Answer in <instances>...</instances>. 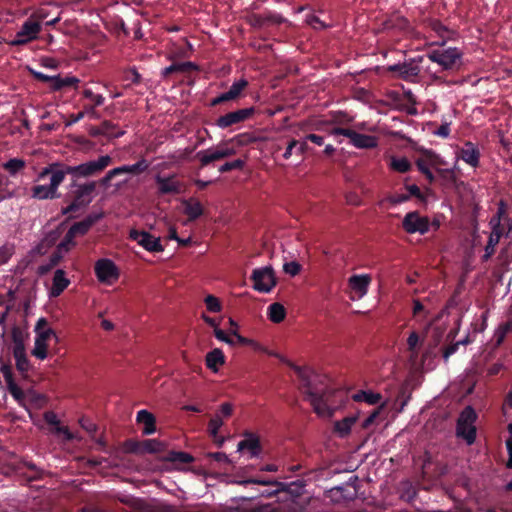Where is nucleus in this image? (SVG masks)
Instances as JSON below:
<instances>
[{"mask_svg":"<svg viewBox=\"0 0 512 512\" xmlns=\"http://www.w3.org/2000/svg\"><path fill=\"white\" fill-rule=\"evenodd\" d=\"M111 163L112 158L109 155L101 156L98 160H90L89 162L82 163L83 177L99 175Z\"/></svg>","mask_w":512,"mask_h":512,"instance_id":"nucleus-22","label":"nucleus"},{"mask_svg":"<svg viewBox=\"0 0 512 512\" xmlns=\"http://www.w3.org/2000/svg\"><path fill=\"white\" fill-rule=\"evenodd\" d=\"M100 125L103 135L108 138H119L124 134V131L118 130L117 125L109 120H104Z\"/></svg>","mask_w":512,"mask_h":512,"instance_id":"nucleus-40","label":"nucleus"},{"mask_svg":"<svg viewBox=\"0 0 512 512\" xmlns=\"http://www.w3.org/2000/svg\"><path fill=\"white\" fill-rule=\"evenodd\" d=\"M51 337H56L55 331L51 328L39 331L36 333V339L43 342H47Z\"/></svg>","mask_w":512,"mask_h":512,"instance_id":"nucleus-61","label":"nucleus"},{"mask_svg":"<svg viewBox=\"0 0 512 512\" xmlns=\"http://www.w3.org/2000/svg\"><path fill=\"white\" fill-rule=\"evenodd\" d=\"M136 421L139 425H142V435H152L156 431V419L155 416L147 409H141L137 412Z\"/></svg>","mask_w":512,"mask_h":512,"instance_id":"nucleus-24","label":"nucleus"},{"mask_svg":"<svg viewBox=\"0 0 512 512\" xmlns=\"http://www.w3.org/2000/svg\"><path fill=\"white\" fill-rule=\"evenodd\" d=\"M150 163L145 159L141 158L139 161L132 165H122L116 167V173L120 175L131 174L134 176L145 173L149 169Z\"/></svg>","mask_w":512,"mask_h":512,"instance_id":"nucleus-29","label":"nucleus"},{"mask_svg":"<svg viewBox=\"0 0 512 512\" xmlns=\"http://www.w3.org/2000/svg\"><path fill=\"white\" fill-rule=\"evenodd\" d=\"M165 461L179 464H189L195 461L192 454L188 452L169 451L163 458Z\"/></svg>","mask_w":512,"mask_h":512,"instance_id":"nucleus-35","label":"nucleus"},{"mask_svg":"<svg viewBox=\"0 0 512 512\" xmlns=\"http://www.w3.org/2000/svg\"><path fill=\"white\" fill-rule=\"evenodd\" d=\"M184 213L188 218V221H196L203 214L202 204L193 198L185 200L183 202Z\"/></svg>","mask_w":512,"mask_h":512,"instance_id":"nucleus-31","label":"nucleus"},{"mask_svg":"<svg viewBox=\"0 0 512 512\" xmlns=\"http://www.w3.org/2000/svg\"><path fill=\"white\" fill-rule=\"evenodd\" d=\"M285 306L280 303H273L267 307L268 319L273 323H281L285 320Z\"/></svg>","mask_w":512,"mask_h":512,"instance_id":"nucleus-34","label":"nucleus"},{"mask_svg":"<svg viewBox=\"0 0 512 512\" xmlns=\"http://www.w3.org/2000/svg\"><path fill=\"white\" fill-rule=\"evenodd\" d=\"M250 279L254 282L252 288L259 293L271 292L277 283L272 266L254 269Z\"/></svg>","mask_w":512,"mask_h":512,"instance_id":"nucleus-8","label":"nucleus"},{"mask_svg":"<svg viewBox=\"0 0 512 512\" xmlns=\"http://www.w3.org/2000/svg\"><path fill=\"white\" fill-rule=\"evenodd\" d=\"M11 337L13 342L12 351H20L25 349V335L21 328L14 326L11 330Z\"/></svg>","mask_w":512,"mask_h":512,"instance_id":"nucleus-39","label":"nucleus"},{"mask_svg":"<svg viewBox=\"0 0 512 512\" xmlns=\"http://www.w3.org/2000/svg\"><path fill=\"white\" fill-rule=\"evenodd\" d=\"M157 192L162 195L180 194L184 190L183 183L177 179V176H155Z\"/></svg>","mask_w":512,"mask_h":512,"instance_id":"nucleus-15","label":"nucleus"},{"mask_svg":"<svg viewBox=\"0 0 512 512\" xmlns=\"http://www.w3.org/2000/svg\"><path fill=\"white\" fill-rule=\"evenodd\" d=\"M419 339L420 337L416 331H412V333H410L409 337L407 338V345L410 351H416L417 345L419 344Z\"/></svg>","mask_w":512,"mask_h":512,"instance_id":"nucleus-62","label":"nucleus"},{"mask_svg":"<svg viewBox=\"0 0 512 512\" xmlns=\"http://www.w3.org/2000/svg\"><path fill=\"white\" fill-rule=\"evenodd\" d=\"M230 335L235 337V344H239L242 346L252 345L253 341L245 336H241L236 329L230 330Z\"/></svg>","mask_w":512,"mask_h":512,"instance_id":"nucleus-57","label":"nucleus"},{"mask_svg":"<svg viewBox=\"0 0 512 512\" xmlns=\"http://www.w3.org/2000/svg\"><path fill=\"white\" fill-rule=\"evenodd\" d=\"M239 484H241V485L258 484V485H263V486L273 488V489H266V490L262 491L261 493H256L254 495L249 496L248 498L273 497L277 494V492L285 490V483L278 482L275 480H266L263 478H249V479L240 481Z\"/></svg>","mask_w":512,"mask_h":512,"instance_id":"nucleus-16","label":"nucleus"},{"mask_svg":"<svg viewBox=\"0 0 512 512\" xmlns=\"http://www.w3.org/2000/svg\"><path fill=\"white\" fill-rule=\"evenodd\" d=\"M238 450L239 451L247 450V451H249L251 457H256L262 451L260 439L255 435L247 434L246 438L239 442Z\"/></svg>","mask_w":512,"mask_h":512,"instance_id":"nucleus-28","label":"nucleus"},{"mask_svg":"<svg viewBox=\"0 0 512 512\" xmlns=\"http://www.w3.org/2000/svg\"><path fill=\"white\" fill-rule=\"evenodd\" d=\"M78 83L79 79L75 76L61 77L59 74L53 75L48 82L49 89L53 91H60L66 88L76 87Z\"/></svg>","mask_w":512,"mask_h":512,"instance_id":"nucleus-26","label":"nucleus"},{"mask_svg":"<svg viewBox=\"0 0 512 512\" xmlns=\"http://www.w3.org/2000/svg\"><path fill=\"white\" fill-rule=\"evenodd\" d=\"M508 431H509L511 437L509 439H506V447H507V452L509 454V459L507 461V467L512 468V424L508 425Z\"/></svg>","mask_w":512,"mask_h":512,"instance_id":"nucleus-64","label":"nucleus"},{"mask_svg":"<svg viewBox=\"0 0 512 512\" xmlns=\"http://www.w3.org/2000/svg\"><path fill=\"white\" fill-rule=\"evenodd\" d=\"M43 418L47 425H53L56 428L60 426L57 414L54 411L44 412Z\"/></svg>","mask_w":512,"mask_h":512,"instance_id":"nucleus-59","label":"nucleus"},{"mask_svg":"<svg viewBox=\"0 0 512 512\" xmlns=\"http://www.w3.org/2000/svg\"><path fill=\"white\" fill-rule=\"evenodd\" d=\"M247 87L248 81L245 78H241L233 82L226 92L213 98L210 102V105L214 107L221 105L222 103L238 100L243 96V92L247 89Z\"/></svg>","mask_w":512,"mask_h":512,"instance_id":"nucleus-13","label":"nucleus"},{"mask_svg":"<svg viewBox=\"0 0 512 512\" xmlns=\"http://www.w3.org/2000/svg\"><path fill=\"white\" fill-rule=\"evenodd\" d=\"M255 113L256 109L254 106L230 111L216 118L214 125L222 130L232 129L233 127L245 122L247 119L254 116Z\"/></svg>","mask_w":512,"mask_h":512,"instance_id":"nucleus-7","label":"nucleus"},{"mask_svg":"<svg viewBox=\"0 0 512 512\" xmlns=\"http://www.w3.org/2000/svg\"><path fill=\"white\" fill-rule=\"evenodd\" d=\"M355 422V417H346L343 420L336 422L335 429L341 436H345L346 434L350 433L351 428Z\"/></svg>","mask_w":512,"mask_h":512,"instance_id":"nucleus-43","label":"nucleus"},{"mask_svg":"<svg viewBox=\"0 0 512 512\" xmlns=\"http://www.w3.org/2000/svg\"><path fill=\"white\" fill-rule=\"evenodd\" d=\"M83 96L91 100L94 106H101L105 100L101 94H94L90 88H85L83 90Z\"/></svg>","mask_w":512,"mask_h":512,"instance_id":"nucleus-53","label":"nucleus"},{"mask_svg":"<svg viewBox=\"0 0 512 512\" xmlns=\"http://www.w3.org/2000/svg\"><path fill=\"white\" fill-rule=\"evenodd\" d=\"M31 354L40 360H44L47 357V342L34 340V347L31 350Z\"/></svg>","mask_w":512,"mask_h":512,"instance_id":"nucleus-48","label":"nucleus"},{"mask_svg":"<svg viewBox=\"0 0 512 512\" xmlns=\"http://www.w3.org/2000/svg\"><path fill=\"white\" fill-rule=\"evenodd\" d=\"M420 155L415 160V164L419 170L422 172L424 177L432 184L435 182L436 178L431 171V166H435L437 172L440 175H447V173H451L450 169H440L441 165H444V160L438 153H435L433 150H427V148H419Z\"/></svg>","mask_w":512,"mask_h":512,"instance_id":"nucleus-3","label":"nucleus"},{"mask_svg":"<svg viewBox=\"0 0 512 512\" xmlns=\"http://www.w3.org/2000/svg\"><path fill=\"white\" fill-rule=\"evenodd\" d=\"M460 344H461V342L450 343V345H447V347H445V349H443L442 357L445 360V362H448L451 355H454V353H456Z\"/></svg>","mask_w":512,"mask_h":512,"instance_id":"nucleus-58","label":"nucleus"},{"mask_svg":"<svg viewBox=\"0 0 512 512\" xmlns=\"http://www.w3.org/2000/svg\"><path fill=\"white\" fill-rule=\"evenodd\" d=\"M142 453H163L166 444L158 439H145L141 441Z\"/></svg>","mask_w":512,"mask_h":512,"instance_id":"nucleus-36","label":"nucleus"},{"mask_svg":"<svg viewBox=\"0 0 512 512\" xmlns=\"http://www.w3.org/2000/svg\"><path fill=\"white\" fill-rule=\"evenodd\" d=\"M53 173L62 174V181L64 180V177L66 175H71L74 177H83V170L81 169V164L72 166L62 163H53L50 164L48 167L42 169V171L39 174V178L44 179L49 174Z\"/></svg>","mask_w":512,"mask_h":512,"instance_id":"nucleus-18","label":"nucleus"},{"mask_svg":"<svg viewBox=\"0 0 512 512\" xmlns=\"http://www.w3.org/2000/svg\"><path fill=\"white\" fill-rule=\"evenodd\" d=\"M40 31L41 24L30 16L22 25L21 31L17 32L15 44L22 45L36 39Z\"/></svg>","mask_w":512,"mask_h":512,"instance_id":"nucleus-19","label":"nucleus"},{"mask_svg":"<svg viewBox=\"0 0 512 512\" xmlns=\"http://www.w3.org/2000/svg\"><path fill=\"white\" fill-rule=\"evenodd\" d=\"M481 151L476 144L471 141H466L458 152V157L462 158L466 163L471 166H478L480 161Z\"/></svg>","mask_w":512,"mask_h":512,"instance_id":"nucleus-23","label":"nucleus"},{"mask_svg":"<svg viewBox=\"0 0 512 512\" xmlns=\"http://www.w3.org/2000/svg\"><path fill=\"white\" fill-rule=\"evenodd\" d=\"M104 217V213L101 212H91L89 215L85 217L84 220L77 221L70 227L69 231L71 234L77 236H85L88 234L89 230L92 226H94L97 222L102 220Z\"/></svg>","mask_w":512,"mask_h":512,"instance_id":"nucleus-20","label":"nucleus"},{"mask_svg":"<svg viewBox=\"0 0 512 512\" xmlns=\"http://www.w3.org/2000/svg\"><path fill=\"white\" fill-rule=\"evenodd\" d=\"M232 142L233 140L230 139L215 147L198 151L195 157L199 160L200 166L206 167L210 163H214V161H222L235 155L236 150L230 145Z\"/></svg>","mask_w":512,"mask_h":512,"instance_id":"nucleus-5","label":"nucleus"},{"mask_svg":"<svg viewBox=\"0 0 512 512\" xmlns=\"http://www.w3.org/2000/svg\"><path fill=\"white\" fill-rule=\"evenodd\" d=\"M284 272L291 276H296L301 272V264L298 262H286L284 264Z\"/></svg>","mask_w":512,"mask_h":512,"instance_id":"nucleus-56","label":"nucleus"},{"mask_svg":"<svg viewBox=\"0 0 512 512\" xmlns=\"http://www.w3.org/2000/svg\"><path fill=\"white\" fill-rule=\"evenodd\" d=\"M490 225H491V229L493 232V237L494 238H495V236L497 237V245H498L503 234H505V236H506L507 230L505 229V226L502 225L500 219L497 218L496 214L493 216L492 219H490Z\"/></svg>","mask_w":512,"mask_h":512,"instance_id":"nucleus-45","label":"nucleus"},{"mask_svg":"<svg viewBox=\"0 0 512 512\" xmlns=\"http://www.w3.org/2000/svg\"><path fill=\"white\" fill-rule=\"evenodd\" d=\"M386 72L402 77L406 81H412L420 73V68L415 62H396V64H388Z\"/></svg>","mask_w":512,"mask_h":512,"instance_id":"nucleus-17","label":"nucleus"},{"mask_svg":"<svg viewBox=\"0 0 512 512\" xmlns=\"http://www.w3.org/2000/svg\"><path fill=\"white\" fill-rule=\"evenodd\" d=\"M246 160L236 159L231 162H225L218 168L219 173H227L232 170H242L245 167Z\"/></svg>","mask_w":512,"mask_h":512,"instance_id":"nucleus-46","label":"nucleus"},{"mask_svg":"<svg viewBox=\"0 0 512 512\" xmlns=\"http://www.w3.org/2000/svg\"><path fill=\"white\" fill-rule=\"evenodd\" d=\"M79 425L82 426L90 435L96 432L97 426L88 418L83 417L79 420Z\"/></svg>","mask_w":512,"mask_h":512,"instance_id":"nucleus-60","label":"nucleus"},{"mask_svg":"<svg viewBox=\"0 0 512 512\" xmlns=\"http://www.w3.org/2000/svg\"><path fill=\"white\" fill-rule=\"evenodd\" d=\"M94 273L96 278L102 283H111L118 280L120 276L117 265L107 258H102L95 262Z\"/></svg>","mask_w":512,"mask_h":512,"instance_id":"nucleus-12","label":"nucleus"},{"mask_svg":"<svg viewBox=\"0 0 512 512\" xmlns=\"http://www.w3.org/2000/svg\"><path fill=\"white\" fill-rule=\"evenodd\" d=\"M406 188L408 193H398V195L392 197L391 200L395 203H402V201H407L411 196H415V198L420 199V201H426L427 197L420 191L417 184H407Z\"/></svg>","mask_w":512,"mask_h":512,"instance_id":"nucleus-33","label":"nucleus"},{"mask_svg":"<svg viewBox=\"0 0 512 512\" xmlns=\"http://www.w3.org/2000/svg\"><path fill=\"white\" fill-rule=\"evenodd\" d=\"M370 278L368 276H352L349 279V286L357 297H362L367 293Z\"/></svg>","mask_w":512,"mask_h":512,"instance_id":"nucleus-30","label":"nucleus"},{"mask_svg":"<svg viewBox=\"0 0 512 512\" xmlns=\"http://www.w3.org/2000/svg\"><path fill=\"white\" fill-rule=\"evenodd\" d=\"M204 304H206V309L210 312L217 313L221 310V304L217 297L209 294L204 298Z\"/></svg>","mask_w":512,"mask_h":512,"instance_id":"nucleus-50","label":"nucleus"},{"mask_svg":"<svg viewBox=\"0 0 512 512\" xmlns=\"http://www.w3.org/2000/svg\"><path fill=\"white\" fill-rule=\"evenodd\" d=\"M125 79L131 81L133 84H139L141 82V75L135 68H132L126 72Z\"/></svg>","mask_w":512,"mask_h":512,"instance_id":"nucleus-63","label":"nucleus"},{"mask_svg":"<svg viewBox=\"0 0 512 512\" xmlns=\"http://www.w3.org/2000/svg\"><path fill=\"white\" fill-rule=\"evenodd\" d=\"M14 254V245L13 244H5L0 247V265L8 262L12 255Z\"/></svg>","mask_w":512,"mask_h":512,"instance_id":"nucleus-51","label":"nucleus"},{"mask_svg":"<svg viewBox=\"0 0 512 512\" xmlns=\"http://www.w3.org/2000/svg\"><path fill=\"white\" fill-rule=\"evenodd\" d=\"M496 245L497 237L494 238V232L492 230L488 237L487 245L485 246V253L482 256V261H487V259H490L491 255L494 254Z\"/></svg>","mask_w":512,"mask_h":512,"instance_id":"nucleus-49","label":"nucleus"},{"mask_svg":"<svg viewBox=\"0 0 512 512\" xmlns=\"http://www.w3.org/2000/svg\"><path fill=\"white\" fill-rule=\"evenodd\" d=\"M282 363H285L296 373L300 381L301 393L304 394L306 401L310 403L313 411L321 417H332L334 414V397L341 394L339 390L330 388L326 383V378L307 368L296 366L285 357L278 353H271Z\"/></svg>","mask_w":512,"mask_h":512,"instance_id":"nucleus-1","label":"nucleus"},{"mask_svg":"<svg viewBox=\"0 0 512 512\" xmlns=\"http://www.w3.org/2000/svg\"><path fill=\"white\" fill-rule=\"evenodd\" d=\"M75 238H76V236L71 234V232L68 230V232H66V235H64V237L58 244L55 251L60 252V254L63 255L64 252L69 251L71 248H73L76 245L75 240H74Z\"/></svg>","mask_w":512,"mask_h":512,"instance_id":"nucleus-42","label":"nucleus"},{"mask_svg":"<svg viewBox=\"0 0 512 512\" xmlns=\"http://www.w3.org/2000/svg\"><path fill=\"white\" fill-rule=\"evenodd\" d=\"M62 256L60 252L54 251L52 255L49 257V261L47 264H42L39 266V273L41 275L46 274L51 269H53L56 265H58L62 259Z\"/></svg>","mask_w":512,"mask_h":512,"instance_id":"nucleus-44","label":"nucleus"},{"mask_svg":"<svg viewBox=\"0 0 512 512\" xmlns=\"http://www.w3.org/2000/svg\"><path fill=\"white\" fill-rule=\"evenodd\" d=\"M48 185H34L31 188V197L37 200H54L60 197L58 191L59 186L62 183V174L53 173L49 174Z\"/></svg>","mask_w":512,"mask_h":512,"instance_id":"nucleus-9","label":"nucleus"},{"mask_svg":"<svg viewBox=\"0 0 512 512\" xmlns=\"http://www.w3.org/2000/svg\"><path fill=\"white\" fill-rule=\"evenodd\" d=\"M223 425H224V421L219 414H215L211 418V420L208 424V431H209L210 436L213 439H216L218 431H219L220 427H222Z\"/></svg>","mask_w":512,"mask_h":512,"instance_id":"nucleus-47","label":"nucleus"},{"mask_svg":"<svg viewBox=\"0 0 512 512\" xmlns=\"http://www.w3.org/2000/svg\"><path fill=\"white\" fill-rule=\"evenodd\" d=\"M330 134L335 136L343 135L346 138H349L350 143L353 146L358 148H372L376 147L377 145L376 138L374 136L355 132L349 128H335L332 130V132H330Z\"/></svg>","mask_w":512,"mask_h":512,"instance_id":"nucleus-10","label":"nucleus"},{"mask_svg":"<svg viewBox=\"0 0 512 512\" xmlns=\"http://www.w3.org/2000/svg\"><path fill=\"white\" fill-rule=\"evenodd\" d=\"M69 284L70 280L65 276L64 270L57 269L54 273L52 288H50V296L58 297L69 286Z\"/></svg>","mask_w":512,"mask_h":512,"instance_id":"nucleus-27","label":"nucleus"},{"mask_svg":"<svg viewBox=\"0 0 512 512\" xmlns=\"http://www.w3.org/2000/svg\"><path fill=\"white\" fill-rule=\"evenodd\" d=\"M390 166L395 172H409L412 164L406 157H391Z\"/></svg>","mask_w":512,"mask_h":512,"instance_id":"nucleus-41","label":"nucleus"},{"mask_svg":"<svg viewBox=\"0 0 512 512\" xmlns=\"http://www.w3.org/2000/svg\"><path fill=\"white\" fill-rule=\"evenodd\" d=\"M26 167V162L22 159L12 158L2 163V169L9 173L10 176L14 177L23 171Z\"/></svg>","mask_w":512,"mask_h":512,"instance_id":"nucleus-38","label":"nucleus"},{"mask_svg":"<svg viewBox=\"0 0 512 512\" xmlns=\"http://www.w3.org/2000/svg\"><path fill=\"white\" fill-rule=\"evenodd\" d=\"M125 449L128 453H142L141 441L126 440Z\"/></svg>","mask_w":512,"mask_h":512,"instance_id":"nucleus-55","label":"nucleus"},{"mask_svg":"<svg viewBox=\"0 0 512 512\" xmlns=\"http://www.w3.org/2000/svg\"><path fill=\"white\" fill-rule=\"evenodd\" d=\"M398 123L403 124V120H400L398 116H391L390 122L386 123V144L392 142L393 138L400 140V142H407L409 140V137L405 136L402 129H397Z\"/></svg>","mask_w":512,"mask_h":512,"instance_id":"nucleus-25","label":"nucleus"},{"mask_svg":"<svg viewBox=\"0 0 512 512\" xmlns=\"http://www.w3.org/2000/svg\"><path fill=\"white\" fill-rule=\"evenodd\" d=\"M130 238L149 252H162L164 250L161 239L146 231L132 229Z\"/></svg>","mask_w":512,"mask_h":512,"instance_id":"nucleus-14","label":"nucleus"},{"mask_svg":"<svg viewBox=\"0 0 512 512\" xmlns=\"http://www.w3.org/2000/svg\"><path fill=\"white\" fill-rule=\"evenodd\" d=\"M402 226L407 233L424 234L429 231L430 220L427 216H421L420 212H407L402 220Z\"/></svg>","mask_w":512,"mask_h":512,"instance_id":"nucleus-11","label":"nucleus"},{"mask_svg":"<svg viewBox=\"0 0 512 512\" xmlns=\"http://www.w3.org/2000/svg\"><path fill=\"white\" fill-rule=\"evenodd\" d=\"M15 359V367L21 374H26L30 369V363L27 358L26 350H12Z\"/></svg>","mask_w":512,"mask_h":512,"instance_id":"nucleus-37","label":"nucleus"},{"mask_svg":"<svg viewBox=\"0 0 512 512\" xmlns=\"http://www.w3.org/2000/svg\"><path fill=\"white\" fill-rule=\"evenodd\" d=\"M357 478L355 477L353 482L352 478L346 484L341 486H336L329 490V496L336 502L343 501H351L357 496V488L355 486V482Z\"/></svg>","mask_w":512,"mask_h":512,"instance_id":"nucleus-21","label":"nucleus"},{"mask_svg":"<svg viewBox=\"0 0 512 512\" xmlns=\"http://www.w3.org/2000/svg\"><path fill=\"white\" fill-rule=\"evenodd\" d=\"M225 360V354L221 349L216 348L206 353V367L211 369L213 372H217L218 367L225 364Z\"/></svg>","mask_w":512,"mask_h":512,"instance_id":"nucleus-32","label":"nucleus"},{"mask_svg":"<svg viewBox=\"0 0 512 512\" xmlns=\"http://www.w3.org/2000/svg\"><path fill=\"white\" fill-rule=\"evenodd\" d=\"M427 56L444 70L459 69L462 64V54L458 48H437L428 52Z\"/></svg>","mask_w":512,"mask_h":512,"instance_id":"nucleus-6","label":"nucleus"},{"mask_svg":"<svg viewBox=\"0 0 512 512\" xmlns=\"http://www.w3.org/2000/svg\"><path fill=\"white\" fill-rule=\"evenodd\" d=\"M476 419L477 414L473 406H466L458 417L456 434L458 437L465 439L467 444H473L477 438Z\"/></svg>","mask_w":512,"mask_h":512,"instance_id":"nucleus-4","label":"nucleus"},{"mask_svg":"<svg viewBox=\"0 0 512 512\" xmlns=\"http://www.w3.org/2000/svg\"><path fill=\"white\" fill-rule=\"evenodd\" d=\"M95 189L96 183L94 181L82 184L73 180L70 184V190L66 193V202H69V205L62 207L61 214L72 219L74 213L90 205Z\"/></svg>","mask_w":512,"mask_h":512,"instance_id":"nucleus-2","label":"nucleus"},{"mask_svg":"<svg viewBox=\"0 0 512 512\" xmlns=\"http://www.w3.org/2000/svg\"><path fill=\"white\" fill-rule=\"evenodd\" d=\"M7 387L9 393L14 397V399L22 400L24 398L25 394L21 387L15 383V380L7 382Z\"/></svg>","mask_w":512,"mask_h":512,"instance_id":"nucleus-52","label":"nucleus"},{"mask_svg":"<svg viewBox=\"0 0 512 512\" xmlns=\"http://www.w3.org/2000/svg\"><path fill=\"white\" fill-rule=\"evenodd\" d=\"M232 140L238 142L239 145H249L255 143L257 138L250 133H240L235 135Z\"/></svg>","mask_w":512,"mask_h":512,"instance_id":"nucleus-54","label":"nucleus"}]
</instances>
